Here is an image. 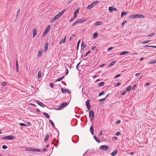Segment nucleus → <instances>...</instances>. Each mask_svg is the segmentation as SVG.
Wrapping results in <instances>:
<instances>
[{"mask_svg": "<svg viewBox=\"0 0 156 156\" xmlns=\"http://www.w3.org/2000/svg\"><path fill=\"white\" fill-rule=\"evenodd\" d=\"M144 16L142 14H135L130 15L129 18V19H135L136 18H144Z\"/></svg>", "mask_w": 156, "mask_h": 156, "instance_id": "obj_1", "label": "nucleus"}, {"mask_svg": "<svg viewBox=\"0 0 156 156\" xmlns=\"http://www.w3.org/2000/svg\"><path fill=\"white\" fill-rule=\"evenodd\" d=\"M65 10H63L61 12L58 14L56 15L51 20V22L53 21H55L59 17L61 16L63 13L64 12Z\"/></svg>", "mask_w": 156, "mask_h": 156, "instance_id": "obj_2", "label": "nucleus"}, {"mask_svg": "<svg viewBox=\"0 0 156 156\" xmlns=\"http://www.w3.org/2000/svg\"><path fill=\"white\" fill-rule=\"evenodd\" d=\"M26 151H32L33 152H41V150L38 149H35L33 148H26Z\"/></svg>", "mask_w": 156, "mask_h": 156, "instance_id": "obj_3", "label": "nucleus"}, {"mask_svg": "<svg viewBox=\"0 0 156 156\" xmlns=\"http://www.w3.org/2000/svg\"><path fill=\"white\" fill-rule=\"evenodd\" d=\"M89 116L90 119L93 121L94 119V112L93 111H90Z\"/></svg>", "mask_w": 156, "mask_h": 156, "instance_id": "obj_4", "label": "nucleus"}, {"mask_svg": "<svg viewBox=\"0 0 156 156\" xmlns=\"http://www.w3.org/2000/svg\"><path fill=\"white\" fill-rule=\"evenodd\" d=\"M50 26L49 25H48V27L46 28L44 32L43 33V36H44L48 32V31L50 30Z\"/></svg>", "mask_w": 156, "mask_h": 156, "instance_id": "obj_5", "label": "nucleus"}, {"mask_svg": "<svg viewBox=\"0 0 156 156\" xmlns=\"http://www.w3.org/2000/svg\"><path fill=\"white\" fill-rule=\"evenodd\" d=\"M2 139L5 140H11L14 139V138L12 136H8L3 137Z\"/></svg>", "mask_w": 156, "mask_h": 156, "instance_id": "obj_6", "label": "nucleus"}, {"mask_svg": "<svg viewBox=\"0 0 156 156\" xmlns=\"http://www.w3.org/2000/svg\"><path fill=\"white\" fill-rule=\"evenodd\" d=\"M100 149L103 150H107L108 149V146L105 145H102L100 147Z\"/></svg>", "mask_w": 156, "mask_h": 156, "instance_id": "obj_7", "label": "nucleus"}, {"mask_svg": "<svg viewBox=\"0 0 156 156\" xmlns=\"http://www.w3.org/2000/svg\"><path fill=\"white\" fill-rule=\"evenodd\" d=\"M86 106L87 107V109L88 110H89L90 109V106L89 104V100H87L86 102Z\"/></svg>", "mask_w": 156, "mask_h": 156, "instance_id": "obj_8", "label": "nucleus"}, {"mask_svg": "<svg viewBox=\"0 0 156 156\" xmlns=\"http://www.w3.org/2000/svg\"><path fill=\"white\" fill-rule=\"evenodd\" d=\"M68 104V103L67 102H63L60 105L59 107V108H63L65 107Z\"/></svg>", "mask_w": 156, "mask_h": 156, "instance_id": "obj_9", "label": "nucleus"}, {"mask_svg": "<svg viewBox=\"0 0 156 156\" xmlns=\"http://www.w3.org/2000/svg\"><path fill=\"white\" fill-rule=\"evenodd\" d=\"M37 104L39 105L40 106H41L42 107H45V105H44L40 101H36Z\"/></svg>", "mask_w": 156, "mask_h": 156, "instance_id": "obj_10", "label": "nucleus"}, {"mask_svg": "<svg viewBox=\"0 0 156 156\" xmlns=\"http://www.w3.org/2000/svg\"><path fill=\"white\" fill-rule=\"evenodd\" d=\"M48 43H47L45 45V47L44 48V52H46L47 51V50L48 49Z\"/></svg>", "mask_w": 156, "mask_h": 156, "instance_id": "obj_11", "label": "nucleus"}, {"mask_svg": "<svg viewBox=\"0 0 156 156\" xmlns=\"http://www.w3.org/2000/svg\"><path fill=\"white\" fill-rule=\"evenodd\" d=\"M129 53V51H124L122 52H121L120 53V55H123L128 54Z\"/></svg>", "mask_w": 156, "mask_h": 156, "instance_id": "obj_12", "label": "nucleus"}, {"mask_svg": "<svg viewBox=\"0 0 156 156\" xmlns=\"http://www.w3.org/2000/svg\"><path fill=\"white\" fill-rule=\"evenodd\" d=\"M37 29L36 28H35L33 31V37H34L36 35V31H37Z\"/></svg>", "mask_w": 156, "mask_h": 156, "instance_id": "obj_13", "label": "nucleus"}, {"mask_svg": "<svg viewBox=\"0 0 156 156\" xmlns=\"http://www.w3.org/2000/svg\"><path fill=\"white\" fill-rule=\"evenodd\" d=\"M61 91L63 93H65V92H66V91H67L68 92V93H70V91L69 90H66V89L64 90V89L62 88V89H61Z\"/></svg>", "mask_w": 156, "mask_h": 156, "instance_id": "obj_14", "label": "nucleus"}, {"mask_svg": "<svg viewBox=\"0 0 156 156\" xmlns=\"http://www.w3.org/2000/svg\"><path fill=\"white\" fill-rule=\"evenodd\" d=\"M43 52V50H40L38 51V55L39 56H41L42 53Z\"/></svg>", "mask_w": 156, "mask_h": 156, "instance_id": "obj_15", "label": "nucleus"}, {"mask_svg": "<svg viewBox=\"0 0 156 156\" xmlns=\"http://www.w3.org/2000/svg\"><path fill=\"white\" fill-rule=\"evenodd\" d=\"M43 114L46 118H50V117L49 115L46 112H43Z\"/></svg>", "mask_w": 156, "mask_h": 156, "instance_id": "obj_16", "label": "nucleus"}, {"mask_svg": "<svg viewBox=\"0 0 156 156\" xmlns=\"http://www.w3.org/2000/svg\"><path fill=\"white\" fill-rule=\"evenodd\" d=\"M127 14V12H122L121 15V17H123L125 16H126Z\"/></svg>", "mask_w": 156, "mask_h": 156, "instance_id": "obj_17", "label": "nucleus"}, {"mask_svg": "<svg viewBox=\"0 0 156 156\" xmlns=\"http://www.w3.org/2000/svg\"><path fill=\"white\" fill-rule=\"evenodd\" d=\"M102 24V22H101V21H98L95 24V26H99V25H100Z\"/></svg>", "mask_w": 156, "mask_h": 156, "instance_id": "obj_18", "label": "nucleus"}, {"mask_svg": "<svg viewBox=\"0 0 156 156\" xmlns=\"http://www.w3.org/2000/svg\"><path fill=\"white\" fill-rule=\"evenodd\" d=\"M66 41V37L64 39H62L59 42V44H63Z\"/></svg>", "mask_w": 156, "mask_h": 156, "instance_id": "obj_19", "label": "nucleus"}, {"mask_svg": "<svg viewBox=\"0 0 156 156\" xmlns=\"http://www.w3.org/2000/svg\"><path fill=\"white\" fill-rule=\"evenodd\" d=\"M79 9H77L74 12V15H76V17L77 16V14L79 12Z\"/></svg>", "mask_w": 156, "mask_h": 156, "instance_id": "obj_20", "label": "nucleus"}, {"mask_svg": "<svg viewBox=\"0 0 156 156\" xmlns=\"http://www.w3.org/2000/svg\"><path fill=\"white\" fill-rule=\"evenodd\" d=\"M64 78V76H62L60 78H58L56 81L55 82L59 81H61Z\"/></svg>", "mask_w": 156, "mask_h": 156, "instance_id": "obj_21", "label": "nucleus"}, {"mask_svg": "<svg viewBox=\"0 0 156 156\" xmlns=\"http://www.w3.org/2000/svg\"><path fill=\"white\" fill-rule=\"evenodd\" d=\"M131 89V86H129L125 90L126 91H129Z\"/></svg>", "mask_w": 156, "mask_h": 156, "instance_id": "obj_22", "label": "nucleus"}, {"mask_svg": "<svg viewBox=\"0 0 156 156\" xmlns=\"http://www.w3.org/2000/svg\"><path fill=\"white\" fill-rule=\"evenodd\" d=\"M48 138L49 135L48 134H47L44 139V141L45 142H46L48 140Z\"/></svg>", "mask_w": 156, "mask_h": 156, "instance_id": "obj_23", "label": "nucleus"}, {"mask_svg": "<svg viewBox=\"0 0 156 156\" xmlns=\"http://www.w3.org/2000/svg\"><path fill=\"white\" fill-rule=\"evenodd\" d=\"M41 71H39L38 73L37 77L38 78H40L41 77Z\"/></svg>", "mask_w": 156, "mask_h": 156, "instance_id": "obj_24", "label": "nucleus"}, {"mask_svg": "<svg viewBox=\"0 0 156 156\" xmlns=\"http://www.w3.org/2000/svg\"><path fill=\"white\" fill-rule=\"evenodd\" d=\"M115 63V61H113L112 62L110 63L109 64L108 66V67H110L114 65Z\"/></svg>", "mask_w": 156, "mask_h": 156, "instance_id": "obj_25", "label": "nucleus"}, {"mask_svg": "<svg viewBox=\"0 0 156 156\" xmlns=\"http://www.w3.org/2000/svg\"><path fill=\"white\" fill-rule=\"evenodd\" d=\"M90 131L91 133L92 134H94V130L92 126H91L90 127Z\"/></svg>", "mask_w": 156, "mask_h": 156, "instance_id": "obj_26", "label": "nucleus"}, {"mask_svg": "<svg viewBox=\"0 0 156 156\" xmlns=\"http://www.w3.org/2000/svg\"><path fill=\"white\" fill-rule=\"evenodd\" d=\"M117 152V150H116L113 152L112 154H111L112 156H114L116 154Z\"/></svg>", "mask_w": 156, "mask_h": 156, "instance_id": "obj_27", "label": "nucleus"}, {"mask_svg": "<svg viewBox=\"0 0 156 156\" xmlns=\"http://www.w3.org/2000/svg\"><path fill=\"white\" fill-rule=\"evenodd\" d=\"M98 36V34L97 32H95L94 34L93 37L94 38H96Z\"/></svg>", "mask_w": 156, "mask_h": 156, "instance_id": "obj_28", "label": "nucleus"}, {"mask_svg": "<svg viewBox=\"0 0 156 156\" xmlns=\"http://www.w3.org/2000/svg\"><path fill=\"white\" fill-rule=\"evenodd\" d=\"M109 9L111 12H112L114 10L113 9V7H109Z\"/></svg>", "mask_w": 156, "mask_h": 156, "instance_id": "obj_29", "label": "nucleus"}, {"mask_svg": "<svg viewBox=\"0 0 156 156\" xmlns=\"http://www.w3.org/2000/svg\"><path fill=\"white\" fill-rule=\"evenodd\" d=\"M84 21H85V20L83 19H80V20H79L78 21V23H82Z\"/></svg>", "mask_w": 156, "mask_h": 156, "instance_id": "obj_30", "label": "nucleus"}, {"mask_svg": "<svg viewBox=\"0 0 156 156\" xmlns=\"http://www.w3.org/2000/svg\"><path fill=\"white\" fill-rule=\"evenodd\" d=\"M76 15H74V16L73 17H72L71 18V19L70 20V22H71L73 21L76 18Z\"/></svg>", "mask_w": 156, "mask_h": 156, "instance_id": "obj_31", "label": "nucleus"}, {"mask_svg": "<svg viewBox=\"0 0 156 156\" xmlns=\"http://www.w3.org/2000/svg\"><path fill=\"white\" fill-rule=\"evenodd\" d=\"M93 138L95 140H96V141L98 143H99L100 142V141L97 138L96 136H94L93 137Z\"/></svg>", "mask_w": 156, "mask_h": 156, "instance_id": "obj_32", "label": "nucleus"}, {"mask_svg": "<svg viewBox=\"0 0 156 156\" xmlns=\"http://www.w3.org/2000/svg\"><path fill=\"white\" fill-rule=\"evenodd\" d=\"M98 3H99V2H98V1H94V2H93L92 3L93 4V5L94 6H95L96 5H97V4Z\"/></svg>", "mask_w": 156, "mask_h": 156, "instance_id": "obj_33", "label": "nucleus"}, {"mask_svg": "<svg viewBox=\"0 0 156 156\" xmlns=\"http://www.w3.org/2000/svg\"><path fill=\"white\" fill-rule=\"evenodd\" d=\"M49 122L51 123V126H54V124L51 120H49Z\"/></svg>", "mask_w": 156, "mask_h": 156, "instance_id": "obj_34", "label": "nucleus"}, {"mask_svg": "<svg viewBox=\"0 0 156 156\" xmlns=\"http://www.w3.org/2000/svg\"><path fill=\"white\" fill-rule=\"evenodd\" d=\"M154 34V33H152L151 34H149L147 35L146 37H149L151 36H153Z\"/></svg>", "mask_w": 156, "mask_h": 156, "instance_id": "obj_35", "label": "nucleus"}, {"mask_svg": "<svg viewBox=\"0 0 156 156\" xmlns=\"http://www.w3.org/2000/svg\"><path fill=\"white\" fill-rule=\"evenodd\" d=\"M150 40H148V41H144L142 42V43L143 44H146L148 42H149L150 41Z\"/></svg>", "mask_w": 156, "mask_h": 156, "instance_id": "obj_36", "label": "nucleus"}, {"mask_svg": "<svg viewBox=\"0 0 156 156\" xmlns=\"http://www.w3.org/2000/svg\"><path fill=\"white\" fill-rule=\"evenodd\" d=\"M106 98H103L102 99H100L99 101H100V102H102L103 101H104L106 100Z\"/></svg>", "mask_w": 156, "mask_h": 156, "instance_id": "obj_37", "label": "nucleus"}, {"mask_svg": "<svg viewBox=\"0 0 156 156\" xmlns=\"http://www.w3.org/2000/svg\"><path fill=\"white\" fill-rule=\"evenodd\" d=\"M104 83L103 82H101L99 83V86L100 87L104 85Z\"/></svg>", "mask_w": 156, "mask_h": 156, "instance_id": "obj_38", "label": "nucleus"}, {"mask_svg": "<svg viewBox=\"0 0 156 156\" xmlns=\"http://www.w3.org/2000/svg\"><path fill=\"white\" fill-rule=\"evenodd\" d=\"M104 94V91H102V92H101V93H100L99 94V96H101V95H103V94Z\"/></svg>", "mask_w": 156, "mask_h": 156, "instance_id": "obj_39", "label": "nucleus"}, {"mask_svg": "<svg viewBox=\"0 0 156 156\" xmlns=\"http://www.w3.org/2000/svg\"><path fill=\"white\" fill-rule=\"evenodd\" d=\"M20 126H27V125L26 124H24L22 123H21L20 124Z\"/></svg>", "mask_w": 156, "mask_h": 156, "instance_id": "obj_40", "label": "nucleus"}, {"mask_svg": "<svg viewBox=\"0 0 156 156\" xmlns=\"http://www.w3.org/2000/svg\"><path fill=\"white\" fill-rule=\"evenodd\" d=\"M6 83L5 82H3L2 83V85L3 86H5L6 85Z\"/></svg>", "mask_w": 156, "mask_h": 156, "instance_id": "obj_41", "label": "nucleus"}, {"mask_svg": "<svg viewBox=\"0 0 156 156\" xmlns=\"http://www.w3.org/2000/svg\"><path fill=\"white\" fill-rule=\"evenodd\" d=\"M7 147L5 145H3L2 147V148L3 149H6L7 148Z\"/></svg>", "mask_w": 156, "mask_h": 156, "instance_id": "obj_42", "label": "nucleus"}, {"mask_svg": "<svg viewBox=\"0 0 156 156\" xmlns=\"http://www.w3.org/2000/svg\"><path fill=\"white\" fill-rule=\"evenodd\" d=\"M87 8L88 9H90L92 8V7H91V5H89L87 7Z\"/></svg>", "mask_w": 156, "mask_h": 156, "instance_id": "obj_43", "label": "nucleus"}, {"mask_svg": "<svg viewBox=\"0 0 156 156\" xmlns=\"http://www.w3.org/2000/svg\"><path fill=\"white\" fill-rule=\"evenodd\" d=\"M50 86L52 88H54V87H53V84L52 83H50Z\"/></svg>", "mask_w": 156, "mask_h": 156, "instance_id": "obj_44", "label": "nucleus"}, {"mask_svg": "<svg viewBox=\"0 0 156 156\" xmlns=\"http://www.w3.org/2000/svg\"><path fill=\"white\" fill-rule=\"evenodd\" d=\"M77 23H78V21H75L73 24V26H75V25Z\"/></svg>", "mask_w": 156, "mask_h": 156, "instance_id": "obj_45", "label": "nucleus"}, {"mask_svg": "<svg viewBox=\"0 0 156 156\" xmlns=\"http://www.w3.org/2000/svg\"><path fill=\"white\" fill-rule=\"evenodd\" d=\"M136 86V84L134 85L132 89L135 90Z\"/></svg>", "mask_w": 156, "mask_h": 156, "instance_id": "obj_46", "label": "nucleus"}, {"mask_svg": "<svg viewBox=\"0 0 156 156\" xmlns=\"http://www.w3.org/2000/svg\"><path fill=\"white\" fill-rule=\"evenodd\" d=\"M126 90H125V91L123 92L122 93V95H125L126 93Z\"/></svg>", "mask_w": 156, "mask_h": 156, "instance_id": "obj_47", "label": "nucleus"}, {"mask_svg": "<svg viewBox=\"0 0 156 156\" xmlns=\"http://www.w3.org/2000/svg\"><path fill=\"white\" fill-rule=\"evenodd\" d=\"M75 36V35H72V36H71L69 38V40L70 41H71L73 38V36Z\"/></svg>", "mask_w": 156, "mask_h": 156, "instance_id": "obj_48", "label": "nucleus"}, {"mask_svg": "<svg viewBox=\"0 0 156 156\" xmlns=\"http://www.w3.org/2000/svg\"><path fill=\"white\" fill-rule=\"evenodd\" d=\"M121 76V75L120 74H118L115 77V78H116L120 76Z\"/></svg>", "mask_w": 156, "mask_h": 156, "instance_id": "obj_49", "label": "nucleus"}, {"mask_svg": "<svg viewBox=\"0 0 156 156\" xmlns=\"http://www.w3.org/2000/svg\"><path fill=\"white\" fill-rule=\"evenodd\" d=\"M126 21H123L122 23V26L124 25L125 24V23H126Z\"/></svg>", "mask_w": 156, "mask_h": 156, "instance_id": "obj_50", "label": "nucleus"}, {"mask_svg": "<svg viewBox=\"0 0 156 156\" xmlns=\"http://www.w3.org/2000/svg\"><path fill=\"white\" fill-rule=\"evenodd\" d=\"M116 135L117 136H119V135H120V132H117L116 133Z\"/></svg>", "mask_w": 156, "mask_h": 156, "instance_id": "obj_51", "label": "nucleus"}, {"mask_svg": "<svg viewBox=\"0 0 156 156\" xmlns=\"http://www.w3.org/2000/svg\"><path fill=\"white\" fill-rule=\"evenodd\" d=\"M20 11V9H19L17 11V14L16 15V16H18V15L19 14V12Z\"/></svg>", "mask_w": 156, "mask_h": 156, "instance_id": "obj_52", "label": "nucleus"}, {"mask_svg": "<svg viewBox=\"0 0 156 156\" xmlns=\"http://www.w3.org/2000/svg\"><path fill=\"white\" fill-rule=\"evenodd\" d=\"M120 84V83H116V84L115 85L116 86H118Z\"/></svg>", "mask_w": 156, "mask_h": 156, "instance_id": "obj_53", "label": "nucleus"}, {"mask_svg": "<svg viewBox=\"0 0 156 156\" xmlns=\"http://www.w3.org/2000/svg\"><path fill=\"white\" fill-rule=\"evenodd\" d=\"M16 69H18L19 68V66H18V63H17L16 64Z\"/></svg>", "mask_w": 156, "mask_h": 156, "instance_id": "obj_54", "label": "nucleus"}, {"mask_svg": "<svg viewBox=\"0 0 156 156\" xmlns=\"http://www.w3.org/2000/svg\"><path fill=\"white\" fill-rule=\"evenodd\" d=\"M120 123V120L117 121L116 122V124H119Z\"/></svg>", "mask_w": 156, "mask_h": 156, "instance_id": "obj_55", "label": "nucleus"}, {"mask_svg": "<svg viewBox=\"0 0 156 156\" xmlns=\"http://www.w3.org/2000/svg\"><path fill=\"white\" fill-rule=\"evenodd\" d=\"M113 9L114 10H115V11H117V9L116 8L114 7H113Z\"/></svg>", "mask_w": 156, "mask_h": 156, "instance_id": "obj_56", "label": "nucleus"}, {"mask_svg": "<svg viewBox=\"0 0 156 156\" xmlns=\"http://www.w3.org/2000/svg\"><path fill=\"white\" fill-rule=\"evenodd\" d=\"M102 134V131L101 130L100 133H99V136L101 135Z\"/></svg>", "mask_w": 156, "mask_h": 156, "instance_id": "obj_57", "label": "nucleus"}, {"mask_svg": "<svg viewBox=\"0 0 156 156\" xmlns=\"http://www.w3.org/2000/svg\"><path fill=\"white\" fill-rule=\"evenodd\" d=\"M112 49H113V47H111L108 49V50L110 51V50H112Z\"/></svg>", "mask_w": 156, "mask_h": 156, "instance_id": "obj_58", "label": "nucleus"}, {"mask_svg": "<svg viewBox=\"0 0 156 156\" xmlns=\"http://www.w3.org/2000/svg\"><path fill=\"white\" fill-rule=\"evenodd\" d=\"M150 47H152L154 48H156V46H150Z\"/></svg>", "mask_w": 156, "mask_h": 156, "instance_id": "obj_59", "label": "nucleus"}, {"mask_svg": "<svg viewBox=\"0 0 156 156\" xmlns=\"http://www.w3.org/2000/svg\"><path fill=\"white\" fill-rule=\"evenodd\" d=\"M113 139H114V140H116L117 139V137H116V136H115V137H113Z\"/></svg>", "mask_w": 156, "mask_h": 156, "instance_id": "obj_60", "label": "nucleus"}, {"mask_svg": "<svg viewBox=\"0 0 156 156\" xmlns=\"http://www.w3.org/2000/svg\"><path fill=\"white\" fill-rule=\"evenodd\" d=\"M47 150V149L46 148H44L42 151H46V150Z\"/></svg>", "mask_w": 156, "mask_h": 156, "instance_id": "obj_61", "label": "nucleus"}, {"mask_svg": "<svg viewBox=\"0 0 156 156\" xmlns=\"http://www.w3.org/2000/svg\"><path fill=\"white\" fill-rule=\"evenodd\" d=\"M90 51H89L86 54V56H87V55H88L89 53H90Z\"/></svg>", "mask_w": 156, "mask_h": 156, "instance_id": "obj_62", "label": "nucleus"}, {"mask_svg": "<svg viewBox=\"0 0 156 156\" xmlns=\"http://www.w3.org/2000/svg\"><path fill=\"white\" fill-rule=\"evenodd\" d=\"M140 74V73H137L135 75L136 76H138Z\"/></svg>", "mask_w": 156, "mask_h": 156, "instance_id": "obj_63", "label": "nucleus"}, {"mask_svg": "<svg viewBox=\"0 0 156 156\" xmlns=\"http://www.w3.org/2000/svg\"><path fill=\"white\" fill-rule=\"evenodd\" d=\"M150 84L149 83H147L145 84V85L148 86Z\"/></svg>", "mask_w": 156, "mask_h": 156, "instance_id": "obj_64", "label": "nucleus"}]
</instances>
